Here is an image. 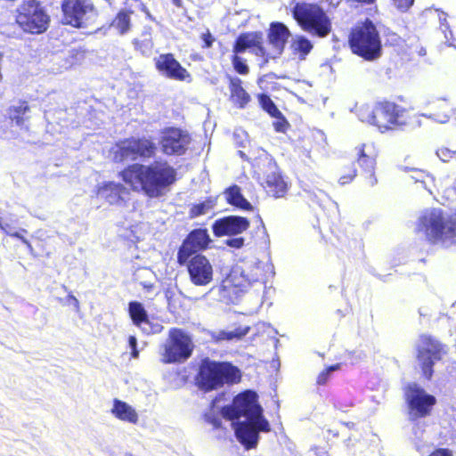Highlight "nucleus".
I'll return each mask as SVG.
<instances>
[{"instance_id":"nucleus-37","label":"nucleus","mask_w":456,"mask_h":456,"mask_svg":"<svg viewBox=\"0 0 456 456\" xmlns=\"http://www.w3.org/2000/svg\"><path fill=\"white\" fill-rule=\"evenodd\" d=\"M212 208L211 202H202L194 205L190 211L191 217H196L204 214H207Z\"/></svg>"},{"instance_id":"nucleus-5","label":"nucleus","mask_w":456,"mask_h":456,"mask_svg":"<svg viewBox=\"0 0 456 456\" xmlns=\"http://www.w3.org/2000/svg\"><path fill=\"white\" fill-rule=\"evenodd\" d=\"M292 12L294 19L305 31L319 37H325L330 33V19L319 5L297 3Z\"/></svg>"},{"instance_id":"nucleus-41","label":"nucleus","mask_w":456,"mask_h":456,"mask_svg":"<svg viewBox=\"0 0 456 456\" xmlns=\"http://www.w3.org/2000/svg\"><path fill=\"white\" fill-rule=\"evenodd\" d=\"M137 48L144 55H150L151 50L153 48V43L151 38H145L141 42H135Z\"/></svg>"},{"instance_id":"nucleus-30","label":"nucleus","mask_w":456,"mask_h":456,"mask_svg":"<svg viewBox=\"0 0 456 456\" xmlns=\"http://www.w3.org/2000/svg\"><path fill=\"white\" fill-rule=\"evenodd\" d=\"M227 201L241 209H251V204L243 197L240 189L237 185L228 188L225 192Z\"/></svg>"},{"instance_id":"nucleus-57","label":"nucleus","mask_w":456,"mask_h":456,"mask_svg":"<svg viewBox=\"0 0 456 456\" xmlns=\"http://www.w3.org/2000/svg\"><path fill=\"white\" fill-rule=\"evenodd\" d=\"M206 44H207V45H208V46H210V45H211V42L209 41V39H207V40H206Z\"/></svg>"},{"instance_id":"nucleus-39","label":"nucleus","mask_w":456,"mask_h":456,"mask_svg":"<svg viewBox=\"0 0 456 456\" xmlns=\"http://www.w3.org/2000/svg\"><path fill=\"white\" fill-rule=\"evenodd\" d=\"M232 64L235 69V70L242 75L248 74V67L245 63L242 58L239 57L237 54L233 56L232 58Z\"/></svg>"},{"instance_id":"nucleus-50","label":"nucleus","mask_w":456,"mask_h":456,"mask_svg":"<svg viewBox=\"0 0 456 456\" xmlns=\"http://www.w3.org/2000/svg\"><path fill=\"white\" fill-rule=\"evenodd\" d=\"M206 417H207L208 421H209L210 423H212V424H213V426H214L215 428H219V427L221 426V420H220V419L216 418V417L211 418V416H210V415H207Z\"/></svg>"},{"instance_id":"nucleus-12","label":"nucleus","mask_w":456,"mask_h":456,"mask_svg":"<svg viewBox=\"0 0 456 456\" xmlns=\"http://www.w3.org/2000/svg\"><path fill=\"white\" fill-rule=\"evenodd\" d=\"M405 397L410 408V416L414 419L428 415L436 403V398L415 383L408 385Z\"/></svg>"},{"instance_id":"nucleus-34","label":"nucleus","mask_w":456,"mask_h":456,"mask_svg":"<svg viewBox=\"0 0 456 456\" xmlns=\"http://www.w3.org/2000/svg\"><path fill=\"white\" fill-rule=\"evenodd\" d=\"M293 50L304 56L308 54L313 49V45L306 37L303 36H296L291 45Z\"/></svg>"},{"instance_id":"nucleus-17","label":"nucleus","mask_w":456,"mask_h":456,"mask_svg":"<svg viewBox=\"0 0 456 456\" xmlns=\"http://www.w3.org/2000/svg\"><path fill=\"white\" fill-rule=\"evenodd\" d=\"M157 70L164 77L179 81L190 77L189 72L179 63L172 53L160 54L155 59Z\"/></svg>"},{"instance_id":"nucleus-23","label":"nucleus","mask_w":456,"mask_h":456,"mask_svg":"<svg viewBox=\"0 0 456 456\" xmlns=\"http://www.w3.org/2000/svg\"><path fill=\"white\" fill-rule=\"evenodd\" d=\"M110 413L118 419L129 424L138 423L139 415L136 410L127 403L114 399Z\"/></svg>"},{"instance_id":"nucleus-51","label":"nucleus","mask_w":456,"mask_h":456,"mask_svg":"<svg viewBox=\"0 0 456 456\" xmlns=\"http://www.w3.org/2000/svg\"><path fill=\"white\" fill-rule=\"evenodd\" d=\"M325 196L324 192L322 191H319V194L316 193L313 194V200H315L317 203H320L322 201V197Z\"/></svg>"},{"instance_id":"nucleus-15","label":"nucleus","mask_w":456,"mask_h":456,"mask_svg":"<svg viewBox=\"0 0 456 456\" xmlns=\"http://www.w3.org/2000/svg\"><path fill=\"white\" fill-rule=\"evenodd\" d=\"M210 241L207 230L192 231L183 240L177 253V262L184 265L188 258L200 250L207 248Z\"/></svg>"},{"instance_id":"nucleus-42","label":"nucleus","mask_w":456,"mask_h":456,"mask_svg":"<svg viewBox=\"0 0 456 456\" xmlns=\"http://www.w3.org/2000/svg\"><path fill=\"white\" fill-rule=\"evenodd\" d=\"M274 118H276V121L273 122L274 129L277 132H285V130L287 129V127L289 126V123L284 118L282 114L281 113L280 117H274Z\"/></svg>"},{"instance_id":"nucleus-44","label":"nucleus","mask_w":456,"mask_h":456,"mask_svg":"<svg viewBox=\"0 0 456 456\" xmlns=\"http://www.w3.org/2000/svg\"><path fill=\"white\" fill-rule=\"evenodd\" d=\"M129 346L132 350L131 355L133 358H138L139 351L137 349V339L134 336H130L128 338Z\"/></svg>"},{"instance_id":"nucleus-9","label":"nucleus","mask_w":456,"mask_h":456,"mask_svg":"<svg viewBox=\"0 0 456 456\" xmlns=\"http://www.w3.org/2000/svg\"><path fill=\"white\" fill-rule=\"evenodd\" d=\"M194 345L191 338L182 330H169L168 338L161 347V362L177 363L185 362L191 355Z\"/></svg>"},{"instance_id":"nucleus-3","label":"nucleus","mask_w":456,"mask_h":456,"mask_svg":"<svg viewBox=\"0 0 456 456\" xmlns=\"http://www.w3.org/2000/svg\"><path fill=\"white\" fill-rule=\"evenodd\" d=\"M417 228L432 244L444 248L456 244V212L449 215L441 208L426 209Z\"/></svg>"},{"instance_id":"nucleus-2","label":"nucleus","mask_w":456,"mask_h":456,"mask_svg":"<svg viewBox=\"0 0 456 456\" xmlns=\"http://www.w3.org/2000/svg\"><path fill=\"white\" fill-rule=\"evenodd\" d=\"M121 175L134 190H142L147 196L158 198L175 181L176 172L167 161H156L149 166L131 165Z\"/></svg>"},{"instance_id":"nucleus-25","label":"nucleus","mask_w":456,"mask_h":456,"mask_svg":"<svg viewBox=\"0 0 456 456\" xmlns=\"http://www.w3.org/2000/svg\"><path fill=\"white\" fill-rule=\"evenodd\" d=\"M113 154L116 161L136 159L138 156L135 149V139L131 138L117 143L113 149Z\"/></svg>"},{"instance_id":"nucleus-16","label":"nucleus","mask_w":456,"mask_h":456,"mask_svg":"<svg viewBox=\"0 0 456 456\" xmlns=\"http://www.w3.org/2000/svg\"><path fill=\"white\" fill-rule=\"evenodd\" d=\"M263 267L260 263L250 264L245 268H234L225 280V283H232L238 288H246L254 282L263 280Z\"/></svg>"},{"instance_id":"nucleus-21","label":"nucleus","mask_w":456,"mask_h":456,"mask_svg":"<svg viewBox=\"0 0 456 456\" xmlns=\"http://www.w3.org/2000/svg\"><path fill=\"white\" fill-rule=\"evenodd\" d=\"M128 310L134 324L140 328L142 332L146 334L159 333L163 329L159 324L151 323L147 312L141 303L135 301L130 302Z\"/></svg>"},{"instance_id":"nucleus-27","label":"nucleus","mask_w":456,"mask_h":456,"mask_svg":"<svg viewBox=\"0 0 456 456\" xmlns=\"http://www.w3.org/2000/svg\"><path fill=\"white\" fill-rule=\"evenodd\" d=\"M265 183L268 193L275 198L283 197L288 189L286 182L281 175L275 171L266 175Z\"/></svg>"},{"instance_id":"nucleus-40","label":"nucleus","mask_w":456,"mask_h":456,"mask_svg":"<svg viewBox=\"0 0 456 456\" xmlns=\"http://www.w3.org/2000/svg\"><path fill=\"white\" fill-rule=\"evenodd\" d=\"M339 368H340V364H335V365H331L329 368H327L326 370H322L317 378V383L319 385L325 384L327 382V380L329 379L330 373L335 370H338Z\"/></svg>"},{"instance_id":"nucleus-4","label":"nucleus","mask_w":456,"mask_h":456,"mask_svg":"<svg viewBox=\"0 0 456 456\" xmlns=\"http://www.w3.org/2000/svg\"><path fill=\"white\" fill-rule=\"evenodd\" d=\"M357 116L362 122L375 126L381 133L407 126L411 119L405 108L391 102L362 104L357 109Z\"/></svg>"},{"instance_id":"nucleus-26","label":"nucleus","mask_w":456,"mask_h":456,"mask_svg":"<svg viewBox=\"0 0 456 456\" xmlns=\"http://www.w3.org/2000/svg\"><path fill=\"white\" fill-rule=\"evenodd\" d=\"M249 331V327H237L232 330H216L209 332L213 341L219 343L222 341L240 340Z\"/></svg>"},{"instance_id":"nucleus-54","label":"nucleus","mask_w":456,"mask_h":456,"mask_svg":"<svg viewBox=\"0 0 456 456\" xmlns=\"http://www.w3.org/2000/svg\"><path fill=\"white\" fill-rule=\"evenodd\" d=\"M172 2L177 7H181L182 6V0H172Z\"/></svg>"},{"instance_id":"nucleus-55","label":"nucleus","mask_w":456,"mask_h":456,"mask_svg":"<svg viewBox=\"0 0 456 456\" xmlns=\"http://www.w3.org/2000/svg\"><path fill=\"white\" fill-rule=\"evenodd\" d=\"M131 206H132V209H133L134 211H137V206H138V203H137L136 201H133V202H132V204H131Z\"/></svg>"},{"instance_id":"nucleus-47","label":"nucleus","mask_w":456,"mask_h":456,"mask_svg":"<svg viewBox=\"0 0 456 456\" xmlns=\"http://www.w3.org/2000/svg\"><path fill=\"white\" fill-rule=\"evenodd\" d=\"M226 243L232 248H240L243 246L244 240L242 238H234L228 240Z\"/></svg>"},{"instance_id":"nucleus-43","label":"nucleus","mask_w":456,"mask_h":456,"mask_svg":"<svg viewBox=\"0 0 456 456\" xmlns=\"http://www.w3.org/2000/svg\"><path fill=\"white\" fill-rule=\"evenodd\" d=\"M411 178L415 180V182H419L422 183H426V178L432 180L433 178L427 173L422 170H414Z\"/></svg>"},{"instance_id":"nucleus-13","label":"nucleus","mask_w":456,"mask_h":456,"mask_svg":"<svg viewBox=\"0 0 456 456\" xmlns=\"http://www.w3.org/2000/svg\"><path fill=\"white\" fill-rule=\"evenodd\" d=\"M186 265L191 282L195 286H208L213 281L214 269L210 261L203 255L190 256Z\"/></svg>"},{"instance_id":"nucleus-48","label":"nucleus","mask_w":456,"mask_h":456,"mask_svg":"<svg viewBox=\"0 0 456 456\" xmlns=\"http://www.w3.org/2000/svg\"><path fill=\"white\" fill-rule=\"evenodd\" d=\"M428 456H452V453L449 449L441 448L434 451Z\"/></svg>"},{"instance_id":"nucleus-49","label":"nucleus","mask_w":456,"mask_h":456,"mask_svg":"<svg viewBox=\"0 0 456 456\" xmlns=\"http://www.w3.org/2000/svg\"><path fill=\"white\" fill-rule=\"evenodd\" d=\"M444 37L446 39V43L450 46H453L456 48V38L453 37L452 32L451 30L444 32Z\"/></svg>"},{"instance_id":"nucleus-56","label":"nucleus","mask_w":456,"mask_h":456,"mask_svg":"<svg viewBox=\"0 0 456 456\" xmlns=\"http://www.w3.org/2000/svg\"><path fill=\"white\" fill-rule=\"evenodd\" d=\"M359 2H362V3H367V4H370L372 3L374 0H358Z\"/></svg>"},{"instance_id":"nucleus-8","label":"nucleus","mask_w":456,"mask_h":456,"mask_svg":"<svg viewBox=\"0 0 456 456\" xmlns=\"http://www.w3.org/2000/svg\"><path fill=\"white\" fill-rule=\"evenodd\" d=\"M16 22L25 32L41 34L47 29L50 17L37 1L25 0L17 9Z\"/></svg>"},{"instance_id":"nucleus-28","label":"nucleus","mask_w":456,"mask_h":456,"mask_svg":"<svg viewBox=\"0 0 456 456\" xmlns=\"http://www.w3.org/2000/svg\"><path fill=\"white\" fill-rule=\"evenodd\" d=\"M230 92L232 102L240 109L245 108L250 101V96L241 86L240 78H231Z\"/></svg>"},{"instance_id":"nucleus-38","label":"nucleus","mask_w":456,"mask_h":456,"mask_svg":"<svg viewBox=\"0 0 456 456\" xmlns=\"http://www.w3.org/2000/svg\"><path fill=\"white\" fill-rule=\"evenodd\" d=\"M437 157L444 162H448L452 159H456V151H451L446 147H441L436 151Z\"/></svg>"},{"instance_id":"nucleus-19","label":"nucleus","mask_w":456,"mask_h":456,"mask_svg":"<svg viewBox=\"0 0 456 456\" xmlns=\"http://www.w3.org/2000/svg\"><path fill=\"white\" fill-rule=\"evenodd\" d=\"M249 222L246 217L230 216L215 221L213 232L216 236L236 235L246 231Z\"/></svg>"},{"instance_id":"nucleus-46","label":"nucleus","mask_w":456,"mask_h":456,"mask_svg":"<svg viewBox=\"0 0 456 456\" xmlns=\"http://www.w3.org/2000/svg\"><path fill=\"white\" fill-rule=\"evenodd\" d=\"M355 175H356V171L354 169V170L350 171L348 174L342 175L339 178L338 183L341 185L349 183L351 181H353V179L354 178Z\"/></svg>"},{"instance_id":"nucleus-18","label":"nucleus","mask_w":456,"mask_h":456,"mask_svg":"<svg viewBox=\"0 0 456 456\" xmlns=\"http://www.w3.org/2000/svg\"><path fill=\"white\" fill-rule=\"evenodd\" d=\"M97 195L110 205L129 208L130 193L122 184L114 182L103 183L98 188Z\"/></svg>"},{"instance_id":"nucleus-33","label":"nucleus","mask_w":456,"mask_h":456,"mask_svg":"<svg viewBox=\"0 0 456 456\" xmlns=\"http://www.w3.org/2000/svg\"><path fill=\"white\" fill-rule=\"evenodd\" d=\"M29 110L28 104L26 102H20L17 105H13L10 110V117L12 122L18 126L24 123L23 116Z\"/></svg>"},{"instance_id":"nucleus-14","label":"nucleus","mask_w":456,"mask_h":456,"mask_svg":"<svg viewBox=\"0 0 456 456\" xmlns=\"http://www.w3.org/2000/svg\"><path fill=\"white\" fill-rule=\"evenodd\" d=\"M191 137L179 128L170 127L161 132L159 143L163 153L167 155H183L185 153Z\"/></svg>"},{"instance_id":"nucleus-20","label":"nucleus","mask_w":456,"mask_h":456,"mask_svg":"<svg viewBox=\"0 0 456 456\" xmlns=\"http://www.w3.org/2000/svg\"><path fill=\"white\" fill-rule=\"evenodd\" d=\"M262 44V33L252 32L241 34L235 42L233 52L235 53H240L245 52L247 49H251L256 55L265 57V62H266L270 54L266 53Z\"/></svg>"},{"instance_id":"nucleus-52","label":"nucleus","mask_w":456,"mask_h":456,"mask_svg":"<svg viewBox=\"0 0 456 456\" xmlns=\"http://www.w3.org/2000/svg\"><path fill=\"white\" fill-rule=\"evenodd\" d=\"M69 299L74 303V305L78 308V300L72 295L69 296Z\"/></svg>"},{"instance_id":"nucleus-7","label":"nucleus","mask_w":456,"mask_h":456,"mask_svg":"<svg viewBox=\"0 0 456 456\" xmlns=\"http://www.w3.org/2000/svg\"><path fill=\"white\" fill-rule=\"evenodd\" d=\"M349 43L353 53L367 61H374L381 55L379 33L373 23L368 20L353 29Z\"/></svg>"},{"instance_id":"nucleus-1","label":"nucleus","mask_w":456,"mask_h":456,"mask_svg":"<svg viewBox=\"0 0 456 456\" xmlns=\"http://www.w3.org/2000/svg\"><path fill=\"white\" fill-rule=\"evenodd\" d=\"M224 418L232 421L236 438L247 449L255 448L259 433L271 430L269 421L263 415L257 395L250 390L236 395L231 405L222 409Z\"/></svg>"},{"instance_id":"nucleus-32","label":"nucleus","mask_w":456,"mask_h":456,"mask_svg":"<svg viewBox=\"0 0 456 456\" xmlns=\"http://www.w3.org/2000/svg\"><path fill=\"white\" fill-rule=\"evenodd\" d=\"M135 149L138 157L151 158L155 154L156 144L148 139H135Z\"/></svg>"},{"instance_id":"nucleus-36","label":"nucleus","mask_w":456,"mask_h":456,"mask_svg":"<svg viewBox=\"0 0 456 456\" xmlns=\"http://www.w3.org/2000/svg\"><path fill=\"white\" fill-rule=\"evenodd\" d=\"M440 106L442 109H444V110L441 113H433V114H430L428 115V118H433L434 120H436V122H439L441 124H444V123H446L449 121V118H450V115H449V112L447 111L449 110V107H448V104L445 102H440ZM425 117H428V115H424Z\"/></svg>"},{"instance_id":"nucleus-6","label":"nucleus","mask_w":456,"mask_h":456,"mask_svg":"<svg viewBox=\"0 0 456 456\" xmlns=\"http://www.w3.org/2000/svg\"><path fill=\"white\" fill-rule=\"evenodd\" d=\"M241 378L240 370L229 362L203 361L200 370V384L205 390L217 389L224 384H236Z\"/></svg>"},{"instance_id":"nucleus-29","label":"nucleus","mask_w":456,"mask_h":456,"mask_svg":"<svg viewBox=\"0 0 456 456\" xmlns=\"http://www.w3.org/2000/svg\"><path fill=\"white\" fill-rule=\"evenodd\" d=\"M132 12L121 10L118 12L116 17L110 23V27L113 28L119 35L126 34L131 28V15Z\"/></svg>"},{"instance_id":"nucleus-35","label":"nucleus","mask_w":456,"mask_h":456,"mask_svg":"<svg viewBox=\"0 0 456 456\" xmlns=\"http://www.w3.org/2000/svg\"><path fill=\"white\" fill-rule=\"evenodd\" d=\"M259 104L272 117H280L281 111L277 109L272 99L266 94L258 96Z\"/></svg>"},{"instance_id":"nucleus-11","label":"nucleus","mask_w":456,"mask_h":456,"mask_svg":"<svg viewBox=\"0 0 456 456\" xmlns=\"http://www.w3.org/2000/svg\"><path fill=\"white\" fill-rule=\"evenodd\" d=\"M417 360L423 375L430 379L433 366L446 354L445 347L436 338L428 335H421L416 342Z\"/></svg>"},{"instance_id":"nucleus-53","label":"nucleus","mask_w":456,"mask_h":456,"mask_svg":"<svg viewBox=\"0 0 456 456\" xmlns=\"http://www.w3.org/2000/svg\"><path fill=\"white\" fill-rule=\"evenodd\" d=\"M69 299L74 303V305L78 308V300L72 295L69 296Z\"/></svg>"},{"instance_id":"nucleus-22","label":"nucleus","mask_w":456,"mask_h":456,"mask_svg":"<svg viewBox=\"0 0 456 456\" xmlns=\"http://www.w3.org/2000/svg\"><path fill=\"white\" fill-rule=\"evenodd\" d=\"M355 153L358 164L370 172L369 184L374 186L377 183V178L373 174L377 154L373 143H362L357 146Z\"/></svg>"},{"instance_id":"nucleus-10","label":"nucleus","mask_w":456,"mask_h":456,"mask_svg":"<svg viewBox=\"0 0 456 456\" xmlns=\"http://www.w3.org/2000/svg\"><path fill=\"white\" fill-rule=\"evenodd\" d=\"M63 22L75 28H87L98 18V10L92 0H63Z\"/></svg>"},{"instance_id":"nucleus-31","label":"nucleus","mask_w":456,"mask_h":456,"mask_svg":"<svg viewBox=\"0 0 456 456\" xmlns=\"http://www.w3.org/2000/svg\"><path fill=\"white\" fill-rule=\"evenodd\" d=\"M14 224V220L12 217L10 218H0V229L5 232L7 235L18 238L21 240V242L27 246L28 249H32V246L29 241L23 237L19 232L16 231Z\"/></svg>"},{"instance_id":"nucleus-45","label":"nucleus","mask_w":456,"mask_h":456,"mask_svg":"<svg viewBox=\"0 0 456 456\" xmlns=\"http://www.w3.org/2000/svg\"><path fill=\"white\" fill-rule=\"evenodd\" d=\"M398 9L402 11L407 10L413 4L414 0H393Z\"/></svg>"},{"instance_id":"nucleus-24","label":"nucleus","mask_w":456,"mask_h":456,"mask_svg":"<svg viewBox=\"0 0 456 456\" xmlns=\"http://www.w3.org/2000/svg\"><path fill=\"white\" fill-rule=\"evenodd\" d=\"M289 35V30L284 24L280 22L271 24L268 39L277 54L282 52Z\"/></svg>"}]
</instances>
